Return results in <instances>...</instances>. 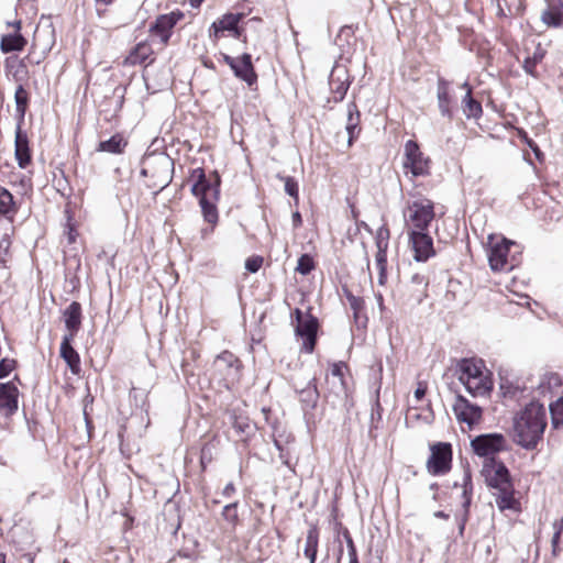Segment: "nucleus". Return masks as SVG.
<instances>
[{"label":"nucleus","mask_w":563,"mask_h":563,"mask_svg":"<svg viewBox=\"0 0 563 563\" xmlns=\"http://www.w3.org/2000/svg\"><path fill=\"white\" fill-rule=\"evenodd\" d=\"M81 305L78 301H73L65 310H64V321L65 327L68 331L67 334L75 335L78 333L81 327Z\"/></svg>","instance_id":"24"},{"label":"nucleus","mask_w":563,"mask_h":563,"mask_svg":"<svg viewBox=\"0 0 563 563\" xmlns=\"http://www.w3.org/2000/svg\"><path fill=\"white\" fill-rule=\"evenodd\" d=\"M331 375L333 377H336L339 378V380L342 383V377H343V374H342V368L340 365L338 364H334L331 368Z\"/></svg>","instance_id":"58"},{"label":"nucleus","mask_w":563,"mask_h":563,"mask_svg":"<svg viewBox=\"0 0 563 563\" xmlns=\"http://www.w3.org/2000/svg\"><path fill=\"white\" fill-rule=\"evenodd\" d=\"M545 427V407L531 401L514 417L512 440L526 450H534L542 440Z\"/></svg>","instance_id":"1"},{"label":"nucleus","mask_w":563,"mask_h":563,"mask_svg":"<svg viewBox=\"0 0 563 563\" xmlns=\"http://www.w3.org/2000/svg\"><path fill=\"white\" fill-rule=\"evenodd\" d=\"M462 110L467 119H479L483 108L479 101L475 100L468 90L462 100Z\"/></svg>","instance_id":"36"},{"label":"nucleus","mask_w":563,"mask_h":563,"mask_svg":"<svg viewBox=\"0 0 563 563\" xmlns=\"http://www.w3.org/2000/svg\"><path fill=\"white\" fill-rule=\"evenodd\" d=\"M294 228H299L302 224V218L300 212L296 211L291 217Z\"/></svg>","instance_id":"60"},{"label":"nucleus","mask_w":563,"mask_h":563,"mask_svg":"<svg viewBox=\"0 0 563 563\" xmlns=\"http://www.w3.org/2000/svg\"><path fill=\"white\" fill-rule=\"evenodd\" d=\"M319 545V529L317 526H311L306 536L303 548V555L309 560V563H316Z\"/></svg>","instance_id":"29"},{"label":"nucleus","mask_w":563,"mask_h":563,"mask_svg":"<svg viewBox=\"0 0 563 563\" xmlns=\"http://www.w3.org/2000/svg\"><path fill=\"white\" fill-rule=\"evenodd\" d=\"M505 443L506 440L503 434L488 433L473 439L471 445L477 455L489 459L492 457L490 455L504 450Z\"/></svg>","instance_id":"11"},{"label":"nucleus","mask_w":563,"mask_h":563,"mask_svg":"<svg viewBox=\"0 0 563 563\" xmlns=\"http://www.w3.org/2000/svg\"><path fill=\"white\" fill-rule=\"evenodd\" d=\"M462 512L456 516L457 525H459V533L463 536L466 522L468 521L470 517V508L472 504V495H473V483H472V475L468 470L464 471L463 473V481H462Z\"/></svg>","instance_id":"15"},{"label":"nucleus","mask_w":563,"mask_h":563,"mask_svg":"<svg viewBox=\"0 0 563 563\" xmlns=\"http://www.w3.org/2000/svg\"><path fill=\"white\" fill-rule=\"evenodd\" d=\"M299 401L305 411L313 410L319 400V391L316 385V378L309 380L307 386L298 391Z\"/></svg>","instance_id":"26"},{"label":"nucleus","mask_w":563,"mask_h":563,"mask_svg":"<svg viewBox=\"0 0 563 563\" xmlns=\"http://www.w3.org/2000/svg\"><path fill=\"white\" fill-rule=\"evenodd\" d=\"M97 13L101 16L106 12V8L114 2V0H95Z\"/></svg>","instance_id":"53"},{"label":"nucleus","mask_w":563,"mask_h":563,"mask_svg":"<svg viewBox=\"0 0 563 563\" xmlns=\"http://www.w3.org/2000/svg\"><path fill=\"white\" fill-rule=\"evenodd\" d=\"M295 316L297 322L295 328L296 334L303 339L302 349L307 353H311L317 343L318 319L309 312L303 316L302 311L298 308L295 309Z\"/></svg>","instance_id":"6"},{"label":"nucleus","mask_w":563,"mask_h":563,"mask_svg":"<svg viewBox=\"0 0 563 563\" xmlns=\"http://www.w3.org/2000/svg\"><path fill=\"white\" fill-rule=\"evenodd\" d=\"M263 265L262 256H251L245 261V269L250 273H257Z\"/></svg>","instance_id":"50"},{"label":"nucleus","mask_w":563,"mask_h":563,"mask_svg":"<svg viewBox=\"0 0 563 563\" xmlns=\"http://www.w3.org/2000/svg\"><path fill=\"white\" fill-rule=\"evenodd\" d=\"M387 249L388 246H382V249H377L375 256L376 266L378 268L379 285H385L387 280Z\"/></svg>","instance_id":"39"},{"label":"nucleus","mask_w":563,"mask_h":563,"mask_svg":"<svg viewBox=\"0 0 563 563\" xmlns=\"http://www.w3.org/2000/svg\"><path fill=\"white\" fill-rule=\"evenodd\" d=\"M153 54V49L151 44L147 42H140L136 44L129 55L125 57L123 64L125 66H135L144 63L151 55Z\"/></svg>","instance_id":"27"},{"label":"nucleus","mask_w":563,"mask_h":563,"mask_svg":"<svg viewBox=\"0 0 563 563\" xmlns=\"http://www.w3.org/2000/svg\"><path fill=\"white\" fill-rule=\"evenodd\" d=\"M493 494L495 496V501L499 510L504 511L507 509H515L517 501L514 497V485L501 489H497Z\"/></svg>","instance_id":"33"},{"label":"nucleus","mask_w":563,"mask_h":563,"mask_svg":"<svg viewBox=\"0 0 563 563\" xmlns=\"http://www.w3.org/2000/svg\"><path fill=\"white\" fill-rule=\"evenodd\" d=\"M545 56V51L541 47L540 44L537 45L533 54L525 58L522 67L525 71L532 77H537V65L542 62Z\"/></svg>","instance_id":"37"},{"label":"nucleus","mask_w":563,"mask_h":563,"mask_svg":"<svg viewBox=\"0 0 563 563\" xmlns=\"http://www.w3.org/2000/svg\"><path fill=\"white\" fill-rule=\"evenodd\" d=\"M345 130L349 135L347 143L352 145L361 133V113L355 102L347 103Z\"/></svg>","instance_id":"23"},{"label":"nucleus","mask_w":563,"mask_h":563,"mask_svg":"<svg viewBox=\"0 0 563 563\" xmlns=\"http://www.w3.org/2000/svg\"><path fill=\"white\" fill-rule=\"evenodd\" d=\"M408 218L412 223V231H426L434 218L433 202L429 199L413 201L408 206Z\"/></svg>","instance_id":"8"},{"label":"nucleus","mask_w":563,"mask_h":563,"mask_svg":"<svg viewBox=\"0 0 563 563\" xmlns=\"http://www.w3.org/2000/svg\"><path fill=\"white\" fill-rule=\"evenodd\" d=\"M142 164L141 175L153 179L150 187L162 190L170 183L174 163L168 155L150 154L143 158Z\"/></svg>","instance_id":"3"},{"label":"nucleus","mask_w":563,"mask_h":563,"mask_svg":"<svg viewBox=\"0 0 563 563\" xmlns=\"http://www.w3.org/2000/svg\"><path fill=\"white\" fill-rule=\"evenodd\" d=\"M18 212V207L12 194L4 187H0V214L12 220Z\"/></svg>","instance_id":"32"},{"label":"nucleus","mask_w":563,"mask_h":563,"mask_svg":"<svg viewBox=\"0 0 563 563\" xmlns=\"http://www.w3.org/2000/svg\"><path fill=\"white\" fill-rule=\"evenodd\" d=\"M519 136L520 139L532 150L536 158L542 163L543 159H544V154L542 153V151L540 150V147L538 146V144L528 136L527 132L521 130L519 131Z\"/></svg>","instance_id":"46"},{"label":"nucleus","mask_w":563,"mask_h":563,"mask_svg":"<svg viewBox=\"0 0 563 563\" xmlns=\"http://www.w3.org/2000/svg\"><path fill=\"white\" fill-rule=\"evenodd\" d=\"M549 410L551 415L552 426L554 428L563 426V397L550 404Z\"/></svg>","instance_id":"43"},{"label":"nucleus","mask_w":563,"mask_h":563,"mask_svg":"<svg viewBox=\"0 0 563 563\" xmlns=\"http://www.w3.org/2000/svg\"><path fill=\"white\" fill-rule=\"evenodd\" d=\"M426 393H427V385L422 382H419L418 386L415 390V398L418 401H420L426 396Z\"/></svg>","instance_id":"54"},{"label":"nucleus","mask_w":563,"mask_h":563,"mask_svg":"<svg viewBox=\"0 0 563 563\" xmlns=\"http://www.w3.org/2000/svg\"><path fill=\"white\" fill-rule=\"evenodd\" d=\"M485 482L492 489H501L512 486L509 471L504 462L489 457L486 459L482 471Z\"/></svg>","instance_id":"5"},{"label":"nucleus","mask_w":563,"mask_h":563,"mask_svg":"<svg viewBox=\"0 0 563 563\" xmlns=\"http://www.w3.org/2000/svg\"><path fill=\"white\" fill-rule=\"evenodd\" d=\"M562 383L563 380L561 375L556 373H547L541 377L537 387V391L543 397L548 395L551 396L554 389L561 387Z\"/></svg>","instance_id":"31"},{"label":"nucleus","mask_w":563,"mask_h":563,"mask_svg":"<svg viewBox=\"0 0 563 563\" xmlns=\"http://www.w3.org/2000/svg\"><path fill=\"white\" fill-rule=\"evenodd\" d=\"M15 367V361L11 358H2L0 361V378L7 377Z\"/></svg>","instance_id":"51"},{"label":"nucleus","mask_w":563,"mask_h":563,"mask_svg":"<svg viewBox=\"0 0 563 563\" xmlns=\"http://www.w3.org/2000/svg\"><path fill=\"white\" fill-rule=\"evenodd\" d=\"M74 336L71 334H65L60 343V356L66 362L68 367L74 374H78L80 371V357L78 352L73 347L71 341Z\"/></svg>","instance_id":"22"},{"label":"nucleus","mask_w":563,"mask_h":563,"mask_svg":"<svg viewBox=\"0 0 563 563\" xmlns=\"http://www.w3.org/2000/svg\"><path fill=\"white\" fill-rule=\"evenodd\" d=\"M376 247L382 249V246H388L389 240V230L385 225L380 227L376 232Z\"/></svg>","instance_id":"48"},{"label":"nucleus","mask_w":563,"mask_h":563,"mask_svg":"<svg viewBox=\"0 0 563 563\" xmlns=\"http://www.w3.org/2000/svg\"><path fill=\"white\" fill-rule=\"evenodd\" d=\"M410 283L416 287V297L415 300L417 303L422 302L424 297V289L428 286V279L424 275L416 273L411 276Z\"/></svg>","instance_id":"42"},{"label":"nucleus","mask_w":563,"mask_h":563,"mask_svg":"<svg viewBox=\"0 0 563 563\" xmlns=\"http://www.w3.org/2000/svg\"><path fill=\"white\" fill-rule=\"evenodd\" d=\"M552 528L554 532L561 534L563 532V518L554 520V522L552 523Z\"/></svg>","instance_id":"59"},{"label":"nucleus","mask_w":563,"mask_h":563,"mask_svg":"<svg viewBox=\"0 0 563 563\" xmlns=\"http://www.w3.org/2000/svg\"><path fill=\"white\" fill-rule=\"evenodd\" d=\"M183 16L184 14L179 11L158 15L155 22L151 25L150 31L158 35L163 44H167L170 38L173 27Z\"/></svg>","instance_id":"16"},{"label":"nucleus","mask_w":563,"mask_h":563,"mask_svg":"<svg viewBox=\"0 0 563 563\" xmlns=\"http://www.w3.org/2000/svg\"><path fill=\"white\" fill-rule=\"evenodd\" d=\"M216 366L219 369H222V367L228 368L230 372L236 373L239 369L238 365V358L234 357V355L230 352H223L217 357Z\"/></svg>","instance_id":"41"},{"label":"nucleus","mask_w":563,"mask_h":563,"mask_svg":"<svg viewBox=\"0 0 563 563\" xmlns=\"http://www.w3.org/2000/svg\"><path fill=\"white\" fill-rule=\"evenodd\" d=\"M409 238L417 262H426L435 254L432 238L426 231H411Z\"/></svg>","instance_id":"14"},{"label":"nucleus","mask_w":563,"mask_h":563,"mask_svg":"<svg viewBox=\"0 0 563 563\" xmlns=\"http://www.w3.org/2000/svg\"><path fill=\"white\" fill-rule=\"evenodd\" d=\"M342 536L346 542L347 554H353L354 552H356V548H355L354 541L352 539V536L346 528L343 529Z\"/></svg>","instance_id":"52"},{"label":"nucleus","mask_w":563,"mask_h":563,"mask_svg":"<svg viewBox=\"0 0 563 563\" xmlns=\"http://www.w3.org/2000/svg\"><path fill=\"white\" fill-rule=\"evenodd\" d=\"M192 176L196 177V181L191 187V192L194 196L198 197L199 199H201V197H212L213 199H219L221 179L217 172L212 174L213 179L207 178L202 168H196L192 173Z\"/></svg>","instance_id":"9"},{"label":"nucleus","mask_w":563,"mask_h":563,"mask_svg":"<svg viewBox=\"0 0 563 563\" xmlns=\"http://www.w3.org/2000/svg\"><path fill=\"white\" fill-rule=\"evenodd\" d=\"M16 124H23L29 103V93L22 85H19L14 92Z\"/></svg>","instance_id":"34"},{"label":"nucleus","mask_w":563,"mask_h":563,"mask_svg":"<svg viewBox=\"0 0 563 563\" xmlns=\"http://www.w3.org/2000/svg\"><path fill=\"white\" fill-rule=\"evenodd\" d=\"M128 145V141L120 134L112 135L109 140L99 142L97 152L121 154Z\"/></svg>","instance_id":"30"},{"label":"nucleus","mask_w":563,"mask_h":563,"mask_svg":"<svg viewBox=\"0 0 563 563\" xmlns=\"http://www.w3.org/2000/svg\"><path fill=\"white\" fill-rule=\"evenodd\" d=\"M349 556V563H358L357 552H354L353 554H347Z\"/></svg>","instance_id":"64"},{"label":"nucleus","mask_w":563,"mask_h":563,"mask_svg":"<svg viewBox=\"0 0 563 563\" xmlns=\"http://www.w3.org/2000/svg\"><path fill=\"white\" fill-rule=\"evenodd\" d=\"M314 269V261L309 254H302L297 262L296 272L301 275H308Z\"/></svg>","instance_id":"45"},{"label":"nucleus","mask_w":563,"mask_h":563,"mask_svg":"<svg viewBox=\"0 0 563 563\" xmlns=\"http://www.w3.org/2000/svg\"><path fill=\"white\" fill-rule=\"evenodd\" d=\"M560 538H561V534H558V532H553L552 540H551L553 555L558 554Z\"/></svg>","instance_id":"57"},{"label":"nucleus","mask_w":563,"mask_h":563,"mask_svg":"<svg viewBox=\"0 0 563 563\" xmlns=\"http://www.w3.org/2000/svg\"><path fill=\"white\" fill-rule=\"evenodd\" d=\"M19 389L12 383H0V412L10 417L18 411Z\"/></svg>","instance_id":"17"},{"label":"nucleus","mask_w":563,"mask_h":563,"mask_svg":"<svg viewBox=\"0 0 563 563\" xmlns=\"http://www.w3.org/2000/svg\"><path fill=\"white\" fill-rule=\"evenodd\" d=\"M279 459L282 460L283 464L290 466L289 452L286 449L282 450V452H279Z\"/></svg>","instance_id":"61"},{"label":"nucleus","mask_w":563,"mask_h":563,"mask_svg":"<svg viewBox=\"0 0 563 563\" xmlns=\"http://www.w3.org/2000/svg\"><path fill=\"white\" fill-rule=\"evenodd\" d=\"M433 516H434L435 518L444 519V520L449 519V517H450V516H449V514H446V512H444V511H442V510H438V511H435V512L433 514Z\"/></svg>","instance_id":"62"},{"label":"nucleus","mask_w":563,"mask_h":563,"mask_svg":"<svg viewBox=\"0 0 563 563\" xmlns=\"http://www.w3.org/2000/svg\"><path fill=\"white\" fill-rule=\"evenodd\" d=\"M239 503H230L225 505L222 509L221 517L225 522V529L229 532H234L236 527L240 523V516L238 511Z\"/></svg>","instance_id":"35"},{"label":"nucleus","mask_w":563,"mask_h":563,"mask_svg":"<svg viewBox=\"0 0 563 563\" xmlns=\"http://www.w3.org/2000/svg\"><path fill=\"white\" fill-rule=\"evenodd\" d=\"M232 427L238 434L249 435L253 428L251 426L250 419L246 417H239L233 415L232 417Z\"/></svg>","instance_id":"44"},{"label":"nucleus","mask_w":563,"mask_h":563,"mask_svg":"<svg viewBox=\"0 0 563 563\" xmlns=\"http://www.w3.org/2000/svg\"><path fill=\"white\" fill-rule=\"evenodd\" d=\"M438 108L442 117L448 120L453 119L452 103L453 99L450 92V81L440 77L437 84Z\"/></svg>","instance_id":"20"},{"label":"nucleus","mask_w":563,"mask_h":563,"mask_svg":"<svg viewBox=\"0 0 563 563\" xmlns=\"http://www.w3.org/2000/svg\"><path fill=\"white\" fill-rule=\"evenodd\" d=\"M217 201L218 199H213L212 197H201V199H199L203 218L209 223H216L218 220Z\"/></svg>","instance_id":"38"},{"label":"nucleus","mask_w":563,"mask_h":563,"mask_svg":"<svg viewBox=\"0 0 563 563\" xmlns=\"http://www.w3.org/2000/svg\"><path fill=\"white\" fill-rule=\"evenodd\" d=\"M236 492V488L233 483H228L222 490V496L225 498H231Z\"/></svg>","instance_id":"55"},{"label":"nucleus","mask_w":563,"mask_h":563,"mask_svg":"<svg viewBox=\"0 0 563 563\" xmlns=\"http://www.w3.org/2000/svg\"><path fill=\"white\" fill-rule=\"evenodd\" d=\"M562 0H549L548 8L541 14V21L551 27H559L563 23Z\"/></svg>","instance_id":"25"},{"label":"nucleus","mask_w":563,"mask_h":563,"mask_svg":"<svg viewBox=\"0 0 563 563\" xmlns=\"http://www.w3.org/2000/svg\"><path fill=\"white\" fill-rule=\"evenodd\" d=\"M14 155L20 168H25L32 159L26 132L22 130V124H16L14 140Z\"/></svg>","instance_id":"19"},{"label":"nucleus","mask_w":563,"mask_h":563,"mask_svg":"<svg viewBox=\"0 0 563 563\" xmlns=\"http://www.w3.org/2000/svg\"><path fill=\"white\" fill-rule=\"evenodd\" d=\"M243 13H228L224 14L221 19L218 21H214L210 26V37L213 38V41H218L220 33L223 31H232L234 32V36H240V31L238 27L239 22L243 19Z\"/></svg>","instance_id":"18"},{"label":"nucleus","mask_w":563,"mask_h":563,"mask_svg":"<svg viewBox=\"0 0 563 563\" xmlns=\"http://www.w3.org/2000/svg\"><path fill=\"white\" fill-rule=\"evenodd\" d=\"M285 192L289 195L290 197L298 200L299 190H298V183L292 177H285Z\"/></svg>","instance_id":"49"},{"label":"nucleus","mask_w":563,"mask_h":563,"mask_svg":"<svg viewBox=\"0 0 563 563\" xmlns=\"http://www.w3.org/2000/svg\"><path fill=\"white\" fill-rule=\"evenodd\" d=\"M220 56L222 58V60L228 65L230 66V68H235V64H236V59L238 58H234L225 53H220Z\"/></svg>","instance_id":"56"},{"label":"nucleus","mask_w":563,"mask_h":563,"mask_svg":"<svg viewBox=\"0 0 563 563\" xmlns=\"http://www.w3.org/2000/svg\"><path fill=\"white\" fill-rule=\"evenodd\" d=\"M351 85L350 75L345 66L335 65L329 76V86L333 93L334 102H341Z\"/></svg>","instance_id":"13"},{"label":"nucleus","mask_w":563,"mask_h":563,"mask_svg":"<svg viewBox=\"0 0 563 563\" xmlns=\"http://www.w3.org/2000/svg\"><path fill=\"white\" fill-rule=\"evenodd\" d=\"M232 71L236 78L245 81L249 86H252L257 80V75L252 64V56L247 53L242 54L236 59L235 68H232Z\"/></svg>","instance_id":"21"},{"label":"nucleus","mask_w":563,"mask_h":563,"mask_svg":"<svg viewBox=\"0 0 563 563\" xmlns=\"http://www.w3.org/2000/svg\"><path fill=\"white\" fill-rule=\"evenodd\" d=\"M379 393H380V384L378 385V387L375 390V399H374V402H373V406H372V413H371L372 422L375 419H377V420L382 419L383 408H382V405L379 402Z\"/></svg>","instance_id":"47"},{"label":"nucleus","mask_w":563,"mask_h":563,"mask_svg":"<svg viewBox=\"0 0 563 563\" xmlns=\"http://www.w3.org/2000/svg\"><path fill=\"white\" fill-rule=\"evenodd\" d=\"M342 291H343L345 298L347 299L351 309L353 310V316H354L355 322H358L360 314H361L362 310L364 309L363 298L354 296L351 292V290L345 286L342 287Z\"/></svg>","instance_id":"40"},{"label":"nucleus","mask_w":563,"mask_h":563,"mask_svg":"<svg viewBox=\"0 0 563 563\" xmlns=\"http://www.w3.org/2000/svg\"><path fill=\"white\" fill-rule=\"evenodd\" d=\"M7 24H8L9 26H13V27H14V31L20 32V30H21V21H20V20L14 21V22H8Z\"/></svg>","instance_id":"63"},{"label":"nucleus","mask_w":563,"mask_h":563,"mask_svg":"<svg viewBox=\"0 0 563 563\" xmlns=\"http://www.w3.org/2000/svg\"><path fill=\"white\" fill-rule=\"evenodd\" d=\"M452 462V448L449 443H438L432 446L431 455L427 462L428 472L432 475H442L450 471Z\"/></svg>","instance_id":"10"},{"label":"nucleus","mask_w":563,"mask_h":563,"mask_svg":"<svg viewBox=\"0 0 563 563\" xmlns=\"http://www.w3.org/2000/svg\"><path fill=\"white\" fill-rule=\"evenodd\" d=\"M514 245V242L506 239H503L501 242L492 245L488 251V262L492 271L508 272L518 265L515 256L509 257L510 247Z\"/></svg>","instance_id":"7"},{"label":"nucleus","mask_w":563,"mask_h":563,"mask_svg":"<svg viewBox=\"0 0 563 563\" xmlns=\"http://www.w3.org/2000/svg\"><path fill=\"white\" fill-rule=\"evenodd\" d=\"M26 45V40L21 32L14 31L13 33L2 35L0 42V49L2 53L19 52Z\"/></svg>","instance_id":"28"},{"label":"nucleus","mask_w":563,"mask_h":563,"mask_svg":"<svg viewBox=\"0 0 563 563\" xmlns=\"http://www.w3.org/2000/svg\"><path fill=\"white\" fill-rule=\"evenodd\" d=\"M402 167L412 177L427 176L430 174V158L420 151L418 143L408 140L405 144Z\"/></svg>","instance_id":"4"},{"label":"nucleus","mask_w":563,"mask_h":563,"mask_svg":"<svg viewBox=\"0 0 563 563\" xmlns=\"http://www.w3.org/2000/svg\"><path fill=\"white\" fill-rule=\"evenodd\" d=\"M459 380L473 397L489 395L493 389V380L488 372H484L482 361L463 358L457 364Z\"/></svg>","instance_id":"2"},{"label":"nucleus","mask_w":563,"mask_h":563,"mask_svg":"<svg viewBox=\"0 0 563 563\" xmlns=\"http://www.w3.org/2000/svg\"><path fill=\"white\" fill-rule=\"evenodd\" d=\"M453 412L456 419L472 427L482 419V408L470 402L464 396L457 395L453 404Z\"/></svg>","instance_id":"12"}]
</instances>
